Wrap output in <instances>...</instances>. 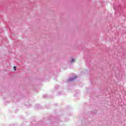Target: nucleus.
<instances>
[{
    "mask_svg": "<svg viewBox=\"0 0 126 126\" xmlns=\"http://www.w3.org/2000/svg\"><path fill=\"white\" fill-rule=\"evenodd\" d=\"M77 77L76 76H75L74 78H71V79H69L68 80V82H69V81H73V80H74V79H75V78H76Z\"/></svg>",
    "mask_w": 126,
    "mask_h": 126,
    "instance_id": "nucleus-1",
    "label": "nucleus"
},
{
    "mask_svg": "<svg viewBox=\"0 0 126 126\" xmlns=\"http://www.w3.org/2000/svg\"><path fill=\"white\" fill-rule=\"evenodd\" d=\"M74 62V59H72L71 62L73 63Z\"/></svg>",
    "mask_w": 126,
    "mask_h": 126,
    "instance_id": "nucleus-2",
    "label": "nucleus"
},
{
    "mask_svg": "<svg viewBox=\"0 0 126 126\" xmlns=\"http://www.w3.org/2000/svg\"><path fill=\"white\" fill-rule=\"evenodd\" d=\"M13 68L15 69V68H16V66H13Z\"/></svg>",
    "mask_w": 126,
    "mask_h": 126,
    "instance_id": "nucleus-3",
    "label": "nucleus"
},
{
    "mask_svg": "<svg viewBox=\"0 0 126 126\" xmlns=\"http://www.w3.org/2000/svg\"><path fill=\"white\" fill-rule=\"evenodd\" d=\"M114 9H116V8H115V6H113Z\"/></svg>",
    "mask_w": 126,
    "mask_h": 126,
    "instance_id": "nucleus-4",
    "label": "nucleus"
}]
</instances>
